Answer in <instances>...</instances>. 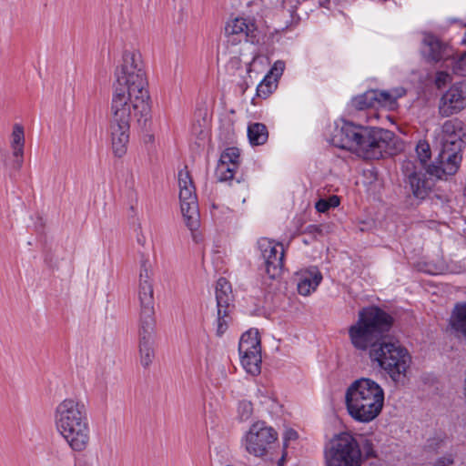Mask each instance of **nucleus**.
Wrapping results in <instances>:
<instances>
[{
    "mask_svg": "<svg viewBox=\"0 0 466 466\" xmlns=\"http://www.w3.org/2000/svg\"><path fill=\"white\" fill-rule=\"evenodd\" d=\"M149 92L115 86L111 103L110 136L114 155L117 157L127 153L129 142L130 122L134 117L146 123L150 114Z\"/></svg>",
    "mask_w": 466,
    "mask_h": 466,
    "instance_id": "nucleus-1",
    "label": "nucleus"
},
{
    "mask_svg": "<svg viewBox=\"0 0 466 466\" xmlns=\"http://www.w3.org/2000/svg\"><path fill=\"white\" fill-rule=\"evenodd\" d=\"M393 133L389 130L345 121L334 130L331 143L364 159H380L393 154Z\"/></svg>",
    "mask_w": 466,
    "mask_h": 466,
    "instance_id": "nucleus-2",
    "label": "nucleus"
},
{
    "mask_svg": "<svg viewBox=\"0 0 466 466\" xmlns=\"http://www.w3.org/2000/svg\"><path fill=\"white\" fill-rule=\"evenodd\" d=\"M55 422L72 450H86L90 440V429L87 410L83 402L74 399L61 401L56 408Z\"/></svg>",
    "mask_w": 466,
    "mask_h": 466,
    "instance_id": "nucleus-3",
    "label": "nucleus"
},
{
    "mask_svg": "<svg viewBox=\"0 0 466 466\" xmlns=\"http://www.w3.org/2000/svg\"><path fill=\"white\" fill-rule=\"evenodd\" d=\"M345 402L352 419L368 423L381 412L384 405V390L376 381L361 378L349 386L345 394Z\"/></svg>",
    "mask_w": 466,
    "mask_h": 466,
    "instance_id": "nucleus-4",
    "label": "nucleus"
},
{
    "mask_svg": "<svg viewBox=\"0 0 466 466\" xmlns=\"http://www.w3.org/2000/svg\"><path fill=\"white\" fill-rule=\"evenodd\" d=\"M392 323L391 316L378 307L361 309L358 320L349 328L352 346L361 351L371 350L386 337Z\"/></svg>",
    "mask_w": 466,
    "mask_h": 466,
    "instance_id": "nucleus-5",
    "label": "nucleus"
},
{
    "mask_svg": "<svg viewBox=\"0 0 466 466\" xmlns=\"http://www.w3.org/2000/svg\"><path fill=\"white\" fill-rule=\"evenodd\" d=\"M407 353L406 348L399 341H391L385 337L376 348L370 350V358L387 371L393 381L403 383L408 370Z\"/></svg>",
    "mask_w": 466,
    "mask_h": 466,
    "instance_id": "nucleus-6",
    "label": "nucleus"
},
{
    "mask_svg": "<svg viewBox=\"0 0 466 466\" xmlns=\"http://www.w3.org/2000/svg\"><path fill=\"white\" fill-rule=\"evenodd\" d=\"M116 83L115 86L137 89V92L147 90V79L141 59V55L137 51H125L123 62L116 70Z\"/></svg>",
    "mask_w": 466,
    "mask_h": 466,
    "instance_id": "nucleus-7",
    "label": "nucleus"
},
{
    "mask_svg": "<svg viewBox=\"0 0 466 466\" xmlns=\"http://www.w3.org/2000/svg\"><path fill=\"white\" fill-rule=\"evenodd\" d=\"M151 264L148 258L142 255L138 283V300L140 306L138 325L156 324Z\"/></svg>",
    "mask_w": 466,
    "mask_h": 466,
    "instance_id": "nucleus-8",
    "label": "nucleus"
},
{
    "mask_svg": "<svg viewBox=\"0 0 466 466\" xmlns=\"http://www.w3.org/2000/svg\"><path fill=\"white\" fill-rule=\"evenodd\" d=\"M326 460L327 466H360L361 451L351 435L342 433L331 441Z\"/></svg>",
    "mask_w": 466,
    "mask_h": 466,
    "instance_id": "nucleus-9",
    "label": "nucleus"
},
{
    "mask_svg": "<svg viewBox=\"0 0 466 466\" xmlns=\"http://www.w3.org/2000/svg\"><path fill=\"white\" fill-rule=\"evenodd\" d=\"M179 200L186 226L194 231L199 227V211L195 187L187 170L178 172Z\"/></svg>",
    "mask_w": 466,
    "mask_h": 466,
    "instance_id": "nucleus-10",
    "label": "nucleus"
},
{
    "mask_svg": "<svg viewBox=\"0 0 466 466\" xmlns=\"http://www.w3.org/2000/svg\"><path fill=\"white\" fill-rule=\"evenodd\" d=\"M415 161L420 167L419 171H414L410 176V186L412 189L414 197L418 199H424L431 188V183L426 178L428 161L431 157V150L429 143L426 140H419L415 147Z\"/></svg>",
    "mask_w": 466,
    "mask_h": 466,
    "instance_id": "nucleus-11",
    "label": "nucleus"
},
{
    "mask_svg": "<svg viewBox=\"0 0 466 466\" xmlns=\"http://www.w3.org/2000/svg\"><path fill=\"white\" fill-rule=\"evenodd\" d=\"M278 440L277 431L264 421L251 425L245 436L246 451L256 457L266 455Z\"/></svg>",
    "mask_w": 466,
    "mask_h": 466,
    "instance_id": "nucleus-12",
    "label": "nucleus"
},
{
    "mask_svg": "<svg viewBox=\"0 0 466 466\" xmlns=\"http://www.w3.org/2000/svg\"><path fill=\"white\" fill-rule=\"evenodd\" d=\"M406 90L402 87L391 91L371 89L352 99V106L358 110L367 108L384 107L394 110L397 107V99L403 96Z\"/></svg>",
    "mask_w": 466,
    "mask_h": 466,
    "instance_id": "nucleus-13",
    "label": "nucleus"
},
{
    "mask_svg": "<svg viewBox=\"0 0 466 466\" xmlns=\"http://www.w3.org/2000/svg\"><path fill=\"white\" fill-rule=\"evenodd\" d=\"M216 300L218 308L216 333L220 337L228 329V322L230 320L229 314L233 309V305L231 304L233 301L231 285L225 278H220L217 281Z\"/></svg>",
    "mask_w": 466,
    "mask_h": 466,
    "instance_id": "nucleus-14",
    "label": "nucleus"
},
{
    "mask_svg": "<svg viewBox=\"0 0 466 466\" xmlns=\"http://www.w3.org/2000/svg\"><path fill=\"white\" fill-rule=\"evenodd\" d=\"M265 261V270L270 279L278 278L284 266V247L282 244L274 243L268 238H261L258 242Z\"/></svg>",
    "mask_w": 466,
    "mask_h": 466,
    "instance_id": "nucleus-15",
    "label": "nucleus"
},
{
    "mask_svg": "<svg viewBox=\"0 0 466 466\" xmlns=\"http://www.w3.org/2000/svg\"><path fill=\"white\" fill-rule=\"evenodd\" d=\"M228 43L237 45L241 42L254 44L258 41V30L253 23L244 18H235L225 27Z\"/></svg>",
    "mask_w": 466,
    "mask_h": 466,
    "instance_id": "nucleus-16",
    "label": "nucleus"
},
{
    "mask_svg": "<svg viewBox=\"0 0 466 466\" xmlns=\"http://www.w3.org/2000/svg\"><path fill=\"white\" fill-rule=\"evenodd\" d=\"M466 106V82L453 85L442 95L439 110L441 116H449L460 112Z\"/></svg>",
    "mask_w": 466,
    "mask_h": 466,
    "instance_id": "nucleus-17",
    "label": "nucleus"
},
{
    "mask_svg": "<svg viewBox=\"0 0 466 466\" xmlns=\"http://www.w3.org/2000/svg\"><path fill=\"white\" fill-rule=\"evenodd\" d=\"M422 43V54L428 60L438 62L443 59L445 68L452 71V65L448 63L449 66H447V61H458V59L451 57L447 45L443 44L438 37L430 34L424 35Z\"/></svg>",
    "mask_w": 466,
    "mask_h": 466,
    "instance_id": "nucleus-18",
    "label": "nucleus"
},
{
    "mask_svg": "<svg viewBox=\"0 0 466 466\" xmlns=\"http://www.w3.org/2000/svg\"><path fill=\"white\" fill-rule=\"evenodd\" d=\"M156 324L138 325V347L140 362L144 368L149 367L155 357L154 335Z\"/></svg>",
    "mask_w": 466,
    "mask_h": 466,
    "instance_id": "nucleus-19",
    "label": "nucleus"
},
{
    "mask_svg": "<svg viewBox=\"0 0 466 466\" xmlns=\"http://www.w3.org/2000/svg\"><path fill=\"white\" fill-rule=\"evenodd\" d=\"M239 164V150L237 147H228L219 158L217 174L220 181H228L233 178Z\"/></svg>",
    "mask_w": 466,
    "mask_h": 466,
    "instance_id": "nucleus-20",
    "label": "nucleus"
},
{
    "mask_svg": "<svg viewBox=\"0 0 466 466\" xmlns=\"http://www.w3.org/2000/svg\"><path fill=\"white\" fill-rule=\"evenodd\" d=\"M441 160L438 163H433L427 168V173L430 176L441 179L444 175H454L461 161V157L457 153L447 154L443 151L441 156Z\"/></svg>",
    "mask_w": 466,
    "mask_h": 466,
    "instance_id": "nucleus-21",
    "label": "nucleus"
},
{
    "mask_svg": "<svg viewBox=\"0 0 466 466\" xmlns=\"http://www.w3.org/2000/svg\"><path fill=\"white\" fill-rule=\"evenodd\" d=\"M25 131L23 126L15 124L11 134L10 147L13 154V168L19 170L24 163Z\"/></svg>",
    "mask_w": 466,
    "mask_h": 466,
    "instance_id": "nucleus-22",
    "label": "nucleus"
},
{
    "mask_svg": "<svg viewBox=\"0 0 466 466\" xmlns=\"http://www.w3.org/2000/svg\"><path fill=\"white\" fill-rule=\"evenodd\" d=\"M321 279V273L317 268L301 273L297 285L299 293L302 296L309 295L317 289Z\"/></svg>",
    "mask_w": 466,
    "mask_h": 466,
    "instance_id": "nucleus-23",
    "label": "nucleus"
},
{
    "mask_svg": "<svg viewBox=\"0 0 466 466\" xmlns=\"http://www.w3.org/2000/svg\"><path fill=\"white\" fill-rule=\"evenodd\" d=\"M239 353H247L249 351L261 352L260 337L258 329H249L246 331L240 338L238 344Z\"/></svg>",
    "mask_w": 466,
    "mask_h": 466,
    "instance_id": "nucleus-24",
    "label": "nucleus"
},
{
    "mask_svg": "<svg viewBox=\"0 0 466 466\" xmlns=\"http://www.w3.org/2000/svg\"><path fill=\"white\" fill-rule=\"evenodd\" d=\"M239 354L241 358V364L245 370L253 376L258 375L261 371V352L249 351Z\"/></svg>",
    "mask_w": 466,
    "mask_h": 466,
    "instance_id": "nucleus-25",
    "label": "nucleus"
},
{
    "mask_svg": "<svg viewBox=\"0 0 466 466\" xmlns=\"http://www.w3.org/2000/svg\"><path fill=\"white\" fill-rule=\"evenodd\" d=\"M248 137L252 146L263 145L268 138L267 127L262 123H253L248 127Z\"/></svg>",
    "mask_w": 466,
    "mask_h": 466,
    "instance_id": "nucleus-26",
    "label": "nucleus"
},
{
    "mask_svg": "<svg viewBox=\"0 0 466 466\" xmlns=\"http://www.w3.org/2000/svg\"><path fill=\"white\" fill-rule=\"evenodd\" d=\"M452 329L466 337V302L456 305L451 318Z\"/></svg>",
    "mask_w": 466,
    "mask_h": 466,
    "instance_id": "nucleus-27",
    "label": "nucleus"
},
{
    "mask_svg": "<svg viewBox=\"0 0 466 466\" xmlns=\"http://www.w3.org/2000/svg\"><path fill=\"white\" fill-rule=\"evenodd\" d=\"M277 80L272 76L267 75L257 87V96L267 98L277 87Z\"/></svg>",
    "mask_w": 466,
    "mask_h": 466,
    "instance_id": "nucleus-28",
    "label": "nucleus"
},
{
    "mask_svg": "<svg viewBox=\"0 0 466 466\" xmlns=\"http://www.w3.org/2000/svg\"><path fill=\"white\" fill-rule=\"evenodd\" d=\"M238 415L241 420H248L253 413V405L250 401L242 400L238 408Z\"/></svg>",
    "mask_w": 466,
    "mask_h": 466,
    "instance_id": "nucleus-29",
    "label": "nucleus"
},
{
    "mask_svg": "<svg viewBox=\"0 0 466 466\" xmlns=\"http://www.w3.org/2000/svg\"><path fill=\"white\" fill-rule=\"evenodd\" d=\"M451 81L452 76L447 70L437 71L434 83L438 88L445 86L448 83H451Z\"/></svg>",
    "mask_w": 466,
    "mask_h": 466,
    "instance_id": "nucleus-30",
    "label": "nucleus"
},
{
    "mask_svg": "<svg viewBox=\"0 0 466 466\" xmlns=\"http://www.w3.org/2000/svg\"><path fill=\"white\" fill-rule=\"evenodd\" d=\"M421 380L429 390H432V391H437L439 390L440 383L436 377L427 374L421 377Z\"/></svg>",
    "mask_w": 466,
    "mask_h": 466,
    "instance_id": "nucleus-31",
    "label": "nucleus"
},
{
    "mask_svg": "<svg viewBox=\"0 0 466 466\" xmlns=\"http://www.w3.org/2000/svg\"><path fill=\"white\" fill-rule=\"evenodd\" d=\"M285 69V63L283 61H277L274 63L272 68L268 75L272 76V78L278 81L279 77L282 75Z\"/></svg>",
    "mask_w": 466,
    "mask_h": 466,
    "instance_id": "nucleus-32",
    "label": "nucleus"
},
{
    "mask_svg": "<svg viewBox=\"0 0 466 466\" xmlns=\"http://www.w3.org/2000/svg\"><path fill=\"white\" fill-rule=\"evenodd\" d=\"M454 463L452 456L449 455L446 457L440 458L434 463V466H451Z\"/></svg>",
    "mask_w": 466,
    "mask_h": 466,
    "instance_id": "nucleus-33",
    "label": "nucleus"
},
{
    "mask_svg": "<svg viewBox=\"0 0 466 466\" xmlns=\"http://www.w3.org/2000/svg\"><path fill=\"white\" fill-rule=\"evenodd\" d=\"M315 207H316V209L319 212H321V213L327 212L329 209V207L328 205V201L326 199H319L316 203Z\"/></svg>",
    "mask_w": 466,
    "mask_h": 466,
    "instance_id": "nucleus-34",
    "label": "nucleus"
},
{
    "mask_svg": "<svg viewBox=\"0 0 466 466\" xmlns=\"http://www.w3.org/2000/svg\"><path fill=\"white\" fill-rule=\"evenodd\" d=\"M328 201V205L330 208H336L339 205V198L338 196H330L328 199H326Z\"/></svg>",
    "mask_w": 466,
    "mask_h": 466,
    "instance_id": "nucleus-35",
    "label": "nucleus"
},
{
    "mask_svg": "<svg viewBox=\"0 0 466 466\" xmlns=\"http://www.w3.org/2000/svg\"><path fill=\"white\" fill-rule=\"evenodd\" d=\"M298 437V433L294 430H289L286 432V440H295Z\"/></svg>",
    "mask_w": 466,
    "mask_h": 466,
    "instance_id": "nucleus-36",
    "label": "nucleus"
},
{
    "mask_svg": "<svg viewBox=\"0 0 466 466\" xmlns=\"http://www.w3.org/2000/svg\"><path fill=\"white\" fill-rule=\"evenodd\" d=\"M307 230L309 233H319L320 232V229H319V226H317V225H309L307 228Z\"/></svg>",
    "mask_w": 466,
    "mask_h": 466,
    "instance_id": "nucleus-37",
    "label": "nucleus"
}]
</instances>
